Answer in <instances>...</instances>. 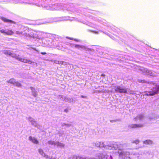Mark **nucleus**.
I'll return each instance as SVG.
<instances>
[{"mask_svg":"<svg viewBox=\"0 0 159 159\" xmlns=\"http://www.w3.org/2000/svg\"><path fill=\"white\" fill-rule=\"evenodd\" d=\"M72 47H74L76 48H77L81 50H85L87 52H89V53L91 54L94 53V50L93 48H89L85 46L75 44H71Z\"/></svg>","mask_w":159,"mask_h":159,"instance_id":"39448f33","label":"nucleus"},{"mask_svg":"<svg viewBox=\"0 0 159 159\" xmlns=\"http://www.w3.org/2000/svg\"><path fill=\"white\" fill-rule=\"evenodd\" d=\"M70 39H72L70 38Z\"/></svg>","mask_w":159,"mask_h":159,"instance_id":"49530a36","label":"nucleus"},{"mask_svg":"<svg viewBox=\"0 0 159 159\" xmlns=\"http://www.w3.org/2000/svg\"><path fill=\"white\" fill-rule=\"evenodd\" d=\"M60 97H61L60 98V99L62 101H65L66 97L63 95H59V98H60Z\"/></svg>","mask_w":159,"mask_h":159,"instance_id":"7c9ffc66","label":"nucleus"},{"mask_svg":"<svg viewBox=\"0 0 159 159\" xmlns=\"http://www.w3.org/2000/svg\"><path fill=\"white\" fill-rule=\"evenodd\" d=\"M19 61L25 63H28L30 64L31 63V61L30 60L25 59L24 58H21V57H20Z\"/></svg>","mask_w":159,"mask_h":159,"instance_id":"412c9836","label":"nucleus"},{"mask_svg":"<svg viewBox=\"0 0 159 159\" xmlns=\"http://www.w3.org/2000/svg\"><path fill=\"white\" fill-rule=\"evenodd\" d=\"M73 100V99H72L71 98L66 97L65 102H70Z\"/></svg>","mask_w":159,"mask_h":159,"instance_id":"bb28decb","label":"nucleus"},{"mask_svg":"<svg viewBox=\"0 0 159 159\" xmlns=\"http://www.w3.org/2000/svg\"><path fill=\"white\" fill-rule=\"evenodd\" d=\"M144 125L142 124H130L128 127L130 128L134 129L136 128H140L143 127Z\"/></svg>","mask_w":159,"mask_h":159,"instance_id":"f8f14e48","label":"nucleus"},{"mask_svg":"<svg viewBox=\"0 0 159 159\" xmlns=\"http://www.w3.org/2000/svg\"><path fill=\"white\" fill-rule=\"evenodd\" d=\"M158 93H159V84H157L154 85L152 91H145L144 93L143 94L145 95L152 96Z\"/></svg>","mask_w":159,"mask_h":159,"instance_id":"423d86ee","label":"nucleus"},{"mask_svg":"<svg viewBox=\"0 0 159 159\" xmlns=\"http://www.w3.org/2000/svg\"><path fill=\"white\" fill-rule=\"evenodd\" d=\"M105 34H107V35L109 36H110V34L107 33H104Z\"/></svg>","mask_w":159,"mask_h":159,"instance_id":"a19ab883","label":"nucleus"},{"mask_svg":"<svg viewBox=\"0 0 159 159\" xmlns=\"http://www.w3.org/2000/svg\"><path fill=\"white\" fill-rule=\"evenodd\" d=\"M138 159H148V157H144V155L140 156L138 157Z\"/></svg>","mask_w":159,"mask_h":159,"instance_id":"2f4dec72","label":"nucleus"},{"mask_svg":"<svg viewBox=\"0 0 159 159\" xmlns=\"http://www.w3.org/2000/svg\"><path fill=\"white\" fill-rule=\"evenodd\" d=\"M150 152L149 151H145L144 152V155L145 156H148L150 154Z\"/></svg>","mask_w":159,"mask_h":159,"instance_id":"c756f323","label":"nucleus"},{"mask_svg":"<svg viewBox=\"0 0 159 159\" xmlns=\"http://www.w3.org/2000/svg\"><path fill=\"white\" fill-rule=\"evenodd\" d=\"M127 153H128L129 152L121 151L119 154V157L120 158H121L122 159H127V158H128L129 159V157H128L126 156Z\"/></svg>","mask_w":159,"mask_h":159,"instance_id":"dca6fc26","label":"nucleus"},{"mask_svg":"<svg viewBox=\"0 0 159 159\" xmlns=\"http://www.w3.org/2000/svg\"><path fill=\"white\" fill-rule=\"evenodd\" d=\"M25 28L26 30H27V29H28V28L27 27H25Z\"/></svg>","mask_w":159,"mask_h":159,"instance_id":"a18cd8bd","label":"nucleus"},{"mask_svg":"<svg viewBox=\"0 0 159 159\" xmlns=\"http://www.w3.org/2000/svg\"><path fill=\"white\" fill-rule=\"evenodd\" d=\"M30 89L31 90L32 95L34 97H36L38 95V92L33 87H30Z\"/></svg>","mask_w":159,"mask_h":159,"instance_id":"6ab92c4d","label":"nucleus"},{"mask_svg":"<svg viewBox=\"0 0 159 159\" xmlns=\"http://www.w3.org/2000/svg\"><path fill=\"white\" fill-rule=\"evenodd\" d=\"M5 54L8 55L13 58H14L16 59L19 60L20 58V56L19 55H17L15 53H11L10 51H7L5 52Z\"/></svg>","mask_w":159,"mask_h":159,"instance_id":"ddd939ff","label":"nucleus"},{"mask_svg":"<svg viewBox=\"0 0 159 159\" xmlns=\"http://www.w3.org/2000/svg\"><path fill=\"white\" fill-rule=\"evenodd\" d=\"M115 92L117 93L132 94L133 91L129 88L124 86L123 85H116L114 86Z\"/></svg>","mask_w":159,"mask_h":159,"instance_id":"20e7f679","label":"nucleus"},{"mask_svg":"<svg viewBox=\"0 0 159 159\" xmlns=\"http://www.w3.org/2000/svg\"><path fill=\"white\" fill-rule=\"evenodd\" d=\"M131 142L132 143H135L137 144L139 143V139H137L136 140H135L132 141Z\"/></svg>","mask_w":159,"mask_h":159,"instance_id":"473e14b6","label":"nucleus"},{"mask_svg":"<svg viewBox=\"0 0 159 159\" xmlns=\"http://www.w3.org/2000/svg\"><path fill=\"white\" fill-rule=\"evenodd\" d=\"M145 81L144 80H139V82H142V83H143V82H145Z\"/></svg>","mask_w":159,"mask_h":159,"instance_id":"c9c22d12","label":"nucleus"},{"mask_svg":"<svg viewBox=\"0 0 159 159\" xmlns=\"http://www.w3.org/2000/svg\"><path fill=\"white\" fill-rule=\"evenodd\" d=\"M71 125V124H66L65 123H63L62 124L61 126L62 127L66 126V127H69Z\"/></svg>","mask_w":159,"mask_h":159,"instance_id":"c85d7f7f","label":"nucleus"},{"mask_svg":"<svg viewBox=\"0 0 159 159\" xmlns=\"http://www.w3.org/2000/svg\"><path fill=\"white\" fill-rule=\"evenodd\" d=\"M56 145H57V147L63 148L64 146V144L63 143L59 142H56Z\"/></svg>","mask_w":159,"mask_h":159,"instance_id":"393cba45","label":"nucleus"},{"mask_svg":"<svg viewBox=\"0 0 159 159\" xmlns=\"http://www.w3.org/2000/svg\"><path fill=\"white\" fill-rule=\"evenodd\" d=\"M153 141L150 139H147L143 142V143L147 145H151L153 143Z\"/></svg>","mask_w":159,"mask_h":159,"instance_id":"b1692460","label":"nucleus"},{"mask_svg":"<svg viewBox=\"0 0 159 159\" xmlns=\"http://www.w3.org/2000/svg\"><path fill=\"white\" fill-rule=\"evenodd\" d=\"M97 53H99L100 55L101 56L103 54V52H102V51H101V52L100 51V50H101V49H102L100 47H99L98 48H97Z\"/></svg>","mask_w":159,"mask_h":159,"instance_id":"cd10ccee","label":"nucleus"},{"mask_svg":"<svg viewBox=\"0 0 159 159\" xmlns=\"http://www.w3.org/2000/svg\"><path fill=\"white\" fill-rule=\"evenodd\" d=\"M81 97L82 98H86V96H84V95H81Z\"/></svg>","mask_w":159,"mask_h":159,"instance_id":"4c0bfd02","label":"nucleus"},{"mask_svg":"<svg viewBox=\"0 0 159 159\" xmlns=\"http://www.w3.org/2000/svg\"><path fill=\"white\" fill-rule=\"evenodd\" d=\"M7 82L18 87H20L21 86L20 83L16 81V80L14 79H11L7 81Z\"/></svg>","mask_w":159,"mask_h":159,"instance_id":"9b49d317","label":"nucleus"},{"mask_svg":"<svg viewBox=\"0 0 159 159\" xmlns=\"http://www.w3.org/2000/svg\"><path fill=\"white\" fill-rule=\"evenodd\" d=\"M29 140L31 141L33 143L35 144H38L39 143V141L35 138H33L31 136H29Z\"/></svg>","mask_w":159,"mask_h":159,"instance_id":"aec40b11","label":"nucleus"},{"mask_svg":"<svg viewBox=\"0 0 159 159\" xmlns=\"http://www.w3.org/2000/svg\"><path fill=\"white\" fill-rule=\"evenodd\" d=\"M38 152L42 156L44 157L47 158L48 156L46 155V154L44 152L43 150L41 149H38Z\"/></svg>","mask_w":159,"mask_h":159,"instance_id":"4be33fe9","label":"nucleus"},{"mask_svg":"<svg viewBox=\"0 0 159 159\" xmlns=\"http://www.w3.org/2000/svg\"><path fill=\"white\" fill-rule=\"evenodd\" d=\"M120 120L119 119H116L115 120H110V122L111 123H114L115 122H116L117 121H120Z\"/></svg>","mask_w":159,"mask_h":159,"instance_id":"f704fd0d","label":"nucleus"},{"mask_svg":"<svg viewBox=\"0 0 159 159\" xmlns=\"http://www.w3.org/2000/svg\"><path fill=\"white\" fill-rule=\"evenodd\" d=\"M103 143L101 142H97L95 143V145L97 147L100 148H104L106 149H108L107 142Z\"/></svg>","mask_w":159,"mask_h":159,"instance_id":"1a4fd4ad","label":"nucleus"},{"mask_svg":"<svg viewBox=\"0 0 159 159\" xmlns=\"http://www.w3.org/2000/svg\"><path fill=\"white\" fill-rule=\"evenodd\" d=\"M60 0H12V3H28L42 7L47 9L55 8L54 6L57 5Z\"/></svg>","mask_w":159,"mask_h":159,"instance_id":"f257e3e1","label":"nucleus"},{"mask_svg":"<svg viewBox=\"0 0 159 159\" xmlns=\"http://www.w3.org/2000/svg\"><path fill=\"white\" fill-rule=\"evenodd\" d=\"M0 32L2 33L8 35H11L14 33V32L11 30L7 31L2 29L0 30Z\"/></svg>","mask_w":159,"mask_h":159,"instance_id":"f3484780","label":"nucleus"},{"mask_svg":"<svg viewBox=\"0 0 159 159\" xmlns=\"http://www.w3.org/2000/svg\"><path fill=\"white\" fill-rule=\"evenodd\" d=\"M74 40L76 41H80L79 40L77 39H74Z\"/></svg>","mask_w":159,"mask_h":159,"instance_id":"ea45409f","label":"nucleus"},{"mask_svg":"<svg viewBox=\"0 0 159 159\" xmlns=\"http://www.w3.org/2000/svg\"><path fill=\"white\" fill-rule=\"evenodd\" d=\"M107 145L108 146V149H109L121 150L122 147V145L120 144L118 142H107Z\"/></svg>","mask_w":159,"mask_h":159,"instance_id":"0eeeda50","label":"nucleus"},{"mask_svg":"<svg viewBox=\"0 0 159 159\" xmlns=\"http://www.w3.org/2000/svg\"><path fill=\"white\" fill-rule=\"evenodd\" d=\"M1 19L5 22H7L10 23L16 24V22L11 20L8 19L3 17H1Z\"/></svg>","mask_w":159,"mask_h":159,"instance_id":"a211bd4d","label":"nucleus"},{"mask_svg":"<svg viewBox=\"0 0 159 159\" xmlns=\"http://www.w3.org/2000/svg\"><path fill=\"white\" fill-rule=\"evenodd\" d=\"M101 76H105V75L104 74H102Z\"/></svg>","mask_w":159,"mask_h":159,"instance_id":"37998d69","label":"nucleus"},{"mask_svg":"<svg viewBox=\"0 0 159 159\" xmlns=\"http://www.w3.org/2000/svg\"><path fill=\"white\" fill-rule=\"evenodd\" d=\"M107 26V30L110 32L114 34L113 32H116L117 31L118 28L113 25L112 26Z\"/></svg>","mask_w":159,"mask_h":159,"instance_id":"4468645a","label":"nucleus"},{"mask_svg":"<svg viewBox=\"0 0 159 159\" xmlns=\"http://www.w3.org/2000/svg\"><path fill=\"white\" fill-rule=\"evenodd\" d=\"M27 120L30 122L31 123V125L34 126L35 127L39 128V125L38 124L36 121H35L34 119L31 117H29Z\"/></svg>","mask_w":159,"mask_h":159,"instance_id":"9d476101","label":"nucleus"},{"mask_svg":"<svg viewBox=\"0 0 159 159\" xmlns=\"http://www.w3.org/2000/svg\"><path fill=\"white\" fill-rule=\"evenodd\" d=\"M140 70L145 75H150L152 76H155L157 75V73L154 71L143 67H141Z\"/></svg>","mask_w":159,"mask_h":159,"instance_id":"6e6552de","label":"nucleus"},{"mask_svg":"<svg viewBox=\"0 0 159 159\" xmlns=\"http://www.w3.org/2000/svg\"><path fill=\"white\" fill-rule=\"evenodd\" d=\"M64 134L63 131H60L58 133V134L59 136H61Z\"/></svg>","mask_w":159,"mask_h":159,"instance_id":"72a5a7b5","label":"nucleus"},{"mask_svg":"<svg viewBox=\"0 0 159 159\" xmlns=\"http://www.w3.org/2000/svg\"><path fill=\"white\" fill-rule=\"evenodd\" d=\"M156 116H157V119H158V118H159V116H156Z\"/></svg>","mask_w":159,"mask_h":159,"instance_id":"c03bdc74","label":"nucleus"},{"mask_svg":"<svg viewBox=\"0 0 159 159\" xmlns=\"http://www.w3.org/2000/svg\"><path fill=\"white\" fill-rule=\"evenodd\" d=\"M149 119L151 121L153 120H156L157 119V116H156V115L154 114H152L149 117Z\"/></svg>","mask_w":159,"mask_h":159,"instance_id":"5701e85b","label":"nucleus"},{"mask_svg":"<svg viewBox=\"0 0 159 159\" xmlns=\"http://www.w3.org/2000/svg\"><path fill=\"white\" fill-rule=\"evenodd\" d=\"M16 34H23L26 36H29L31 38H33L35 40L39 39L41 37L42 33L39 31H36L32 30L29 32L28 34L22 32L16 31Z\"/></svg>","mask_w":159,"mask_h":159,"instance_id":"f03ea898","label":"nucleus"},{"mask_svg":"<svg viewBox=\"0 0 159 159\" xmlns=\"http://www.w3.org/2000/svg\"><path fill=\"white\" fill-rule=\"evenodd\" d=\"M112 158L111 155L109 156L104 152L103 154H99L96 158L94 157L86 158L84 157L74 155L70 158V159H112Z\"/></svg>","mask_w":159,"mask_h":159,"instance_id":"7ed1b4c3","label":"nucleus"},{"mask_svg":"<svg viewBox=\"0 0 159 159\" xmlns=\"http://www.w3.org/2000/svg\"><path fill=\"white\" fill-rule=\"evenodd\" d=\"M149 83L150 84H152L153 85H154L155 84L153 82H150Z\"/></svg>","mask_w":159,"mask_h":159,"instance_id":"79ce46f5","label":"nucleus"},{"mask_svg":"<svg viewBox=\"0 0 159 159\" xmlns=\"http://www.w3.org/2000/svg\"><path fill=\"white\" fill-rule=\"evenodd\" d=\"M64 112H66V113H67L68 112V109H65L64 110Z\"/></svg>","mask_w":159,"mask_h":159,"instance_id":"e433bc0d","label":"nucleus"},{"mask_svg":"<svg viewBox=\"0 0 159 159\" xmlns=\"http://www.w3.org/2000/svg\"><path fill=\"white\" fill-rule=\"evenodd\" d=\"M41 53L42 55H45L46 54V53L45 52H41Z\"/></svg>","mask_w":159,"mask_h":159,"instance_id":"58836bf2","label":"nucleus"},{"mask_svg":"<svg viewBox=\"0 0 159 159\" xmlns=\"http://www.w3.org/2000/svg\"><path fill=\"white\" fill-rule=\"evenodd\" d=\"M144 117V115L143 114H139L135 117L134 118V121H137L138 120H139L140 121L142 120Z\"/></svg>","mask_w":159,"mask_h":159,"instance_id":"2eb2a0df","label":"nucleus"},{"mask_svg":"<svg viewBox=\"0 0 159 159\" xmlns=\"http://www.w3.org/2000/svg\"><path fill=\"white\" fill-rule=\"evenodd\" d=\"M48 143L49 145H51L53 146V148H54L56 145V142L53 141H48Z\"/></svg>","mask_w":159,"mask_h":159,"instance_id":"a878e982","label":"nucleus"}]
</instances>
